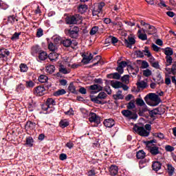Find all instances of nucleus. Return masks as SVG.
I'll return each mask as SVG.
<instances>
[{
	"instance_id": "1",
	"label": "nucleus",
	"mask_w": 176,
	"mask_h": 176,
	"mask_svg": "<svg viewBox=\"0 0 176 176\" xmlns=\"http://www.w3.org/2000/svg\"><path fill=\"white\" fill-rule=\"evenodd\" d=\"M144 144L152 156H157V155L162 154V152L159 150V146H156V144H157V141L156 140L153 139L151 140L146 141Z\"/></svg>"
},
{
	"instance_id": "2",
	"label": "nucleus",
	"mask_w": 176,
	"mask_h": 176,
	"mask_svg": "<svg viewBox=\"0 0 176 176\" xmlns=\"http://www.w3.org/2000/svg\"><path fill=\"white\" fill-rule=\"evenodd\" d=\"M65 34L73 39H76L79 36V28L78 26H71L70 28L65 30Z\"/></svg>"
},
{
	"instance_id": "3",
	"label": "nucleus",
	"mask_w": 176,
	"mask_h": 176,
	"mask_svg": "<svg viewBox=\"0 0 176 176\" xmlns=\"http://www.w3.org/2000/svg\"><path fill=\"white\" fill-rule=\"evenodd\" d=\"M148 100H151V101L155 102L154 104L155 107L159 105V104L162 102V99H160L159 95L153 93L148 94L144 97V101H146V102H148Z\"/></svg>"
},
{
	"instance_id": "4",
	"label": "nucleus",
	"mask_w": 176,
	"mask_h": 176,
	"mask_svg": "<svg viewBox=\"0 0 176 176\" xmlns=\"http://www.w3.org/2000/svg\"><path fill=\"white\" fill-rule=\"evenodd\" d=\"M66 24H78L82 21V16L80 14H74L73 16H67L65 19Z\"/></svg>"
},
{
	"instance_id": "5",
	"label": "nucleus",
	"mask_w": 176,
	"mask_h": 176,
	"mask_svg": "<svg viewBox=\"0 0 176 176\" xmlns=\"http://www.w3.org/2000/svg\"><path fill=\"white\" fill-rule=\"evenodd\" d=\"M122 115L128 119L135 120L138 118L137 113L132 112L130 109H124L121 111Z\"/></svg>"
},
{
	"instance_id": "6",
	"label": "nucleus",
	"mask_w": 176,
	"mask_h": 176,
	"mask_svg": "<svg viewBox=\"0 0 176 176\" xmlns=\"http://www.w3.org/2000/svg\"><path fill=\"white\" fill-rule=\"evenodd\" d=\"M133 130L135 133H138L139 135H141V137H148L150 134L149 131H147L144 126H135L133 127Z\"/></svg>"
},
{
	"instance_id": "7",
	"label": "nucleus",
	"mask_w": 176,
	"mask_h": 176,
	"mask_svg": "<svg viewBox=\"0 0 176 176\" xmlns=\"http://www.w3.org/2000/svg\"><path fill=\"white\" fill-rule=\"evenodd\" d=\"M62 45L65 47H72V49H75L76 46H78V43L75 41H72L69 38H64L61 41Z\"/></svg>"
},
{
	"instance_id": "8",
	"label": "nucleus",
	"mask_w": 176,
	"mask_h": 176,
	"mask_svg": "<svg viewBox=\"0 0 176 176\" xmlns=\"http://www.w3.org/2000/svg\"><path fill=\"white\" fill-rule=\"evenodd\" d=\"M105 7V3L100 2L98 4L96 7L92 10L93 16H98L100 13H102V8Z\"/></svg>"
},
{
	"instance_id": "9",
	"label": "nucleus",
	"mask_w": 176,
	"mask_h": 176,
	"mask_svg": "<svg viewBox=\"0 0 176 176\" xmlns=\"http://www.w3.org/2000/svg\"><path fill=\"white\" fill-rule=\"evenodd\" d=\"M136 105H138V107H143L142 110H140L139 112L140 116H142V113H144V112H146V111H148L146 104H145V102H144V100H142V98L136 99Z\"/></svg>"
},
{
	"instance_id": "10",
	"label": "nucleus",
	"mask_w": 176,
	"mask_h": 176,
	"mask_svg": "<svg viewBox=\"0 0 176 176\" xmlns=\"http://www.w3.org/2000/svg\"><path fill=\"white\" fill-rule=\"evenodd\" d=\"M89 120L91 123H96L97 126L101 123V118L96 113H90Z\"/></svg>"
},
{
	"instance_id": "11",
	"label": "nucleus",
	"mask_w": 176,
	"mask_h": 176,
	"mask_svg": "<svg viewBox=\"0 0 176 176\" xmlns=\"http://www.w3.org/2000/svg\"><path fill=\"white\" fill-rule=\"evenodd\" d=\"M107 95L105 92H100L98 96L92 98V101H94L96 104H102V101L101 100H105Z\"/></svg>"
},
{
	"instance_id": "12",
	"label": "nucleus",
	"mask_w": 176,
	"mask_h": 176,
	"mask_svg": "<svg viewBox=\"0 0 176 176\" xmlns=\"http://www.w3.org/2000/svg\"><path fill=\"white\" fill-rule=\"evenodd\" d=\"M124 43L126 47L131 49V47H133V45H135V38L133 36H129L127 39H124Z\"/></svg>"
},
{
	"instance_id": "13",
	"label": "nucleus",
	"mask_w": 176,
	"mask_h": 176,
	"mask_svg": "<svg viewBox=\"0 0 176 176\" xmlns=\"http://www.w3.org/2000/svg\"><path fill=\"white\" fill-rule=\"evenodd\" d=\"M127 67V63L124 60L121 61L120 63H118V67L116 68V71L118 74L121 75L124 72V68Z\"/></svg>"
},
{
	"instance_id": "14",
	"label": "nucleus",
	"mask_w": 176,
	"mask_h": 176,
	"mask_svg": "<svg viewBox=\"0 0 176 176\" xmlns=\"http://www.w3.org/2000/svg\"><path fill=\"white\" fill-rule=\"evenodd\" d=\"M45 91L46 89H45V87L41 85L34 88V94L35 96H38V97L45 95Z\"/></svg>"
},
{
	"instance_id": "15",
	"label": "nucleus",
	"mask_w": 176,
	"mask_h": 176,
	"mask_svg": "<svg viewBox=\"0 0 176 176\" xmlns=\"http://www.w3.org/2000/svg\"><path fill=\"white\" fill-rule=\"evenodd\" d=\"M175 68H176V62H175L172 65L171 68L166 67L165 71H166L167 72V74H166V76H170V75H176Z\"/></svg>"
},
{
	"instance_id": "16",
	"label": "nucleus",
	"mask_w": 176,
	"mask_h": 176,
	"mask_svg": "<svg viewBox=\"0 0 176 176\" xmlns=\"http://www.w3.org/2000/svg\"><path fill=\"white\" fill-rule=\"evenodd\" d=\"M142 32H145V29H139V30L138 31V38L140 39V41H148V36L146 35V34H143Z\"/></svg>"
},
{
	"instance_id": "17",
	"label": "nucleus",
	"mask_w": 176,
	"mask_h": 176,
	"mask_svg": "<svg viewBox=\"0 0 176 176\" xmlns=\"http://www.w3.org/2000/svg\"><path fill=\"white\" fill-rule=\"evenodd\" d=\"M82 63L83 64H89V63H90V61L93 60L94 55L93 54H89V55H86L83 54L82 55Z\"/></svg>"
},
{
	"instance_id": "18",
	"label": "nucleus",
	"mask_w": 176,
	"mask_h": 176,
	"mask_svg": "<svg viewBox=\"0 0 176 176\" xmlns=\"http://www.w3.org/2000/svg\"><path fill=\"white\" fill-rule=\"evenodd\" d=\"M88 88L89 90H96L95 91H91V94H96V93H98L99 91H101V90H102V87L97 84L92 85Z\"/></svg>"
},
{
	"instance_id": "19",
	"label": "nucleus",
	"mask_w": 176,
	"mask_h": 176,
	"mask_svg": "<svg viewBox=\"0 0 176 176\" xmlns=\"http://www.w3.org/2000/svg\"><path fill=\"white\" fill-rule=\"evenodd\" d=\"M103 124H104L105 127L111 129V127H113V126H115V120L112 118L106 119L104 120Z\"/></svg>"
},
{
	"instance_id": "20",
	"label": "nucleus",
	"mask_w": 176,
	"mask_h": 176,
	"mask_svg": "<svg viewBox=\"0 0 176 176\" xmlns=\"http://www.w3.org/2000/svg\"><path fill=\"white\" fill-rule=\"evenodd\" d=\"M42 51V48L40 46H33L31 50L32 56H36V54H39Z\"/></svg>"
},
{
	"instance_id": "21",
	"label": "nucleus",
	"mask_w": 176,
	"mask_h": 176,
	"mask_svg": "<svg viewBox=\"0 0 176 176\" xmlns=\"http://www.w3.org/2000/svg\"><path fill=\"white\" fill-rule=\"evenodd\" d=\"M110 175L115 176L118 175V173H119V168L116 165H111L109 168Z\"/></svg>"
},
{
	"instance_id": "22",
	"label": "nucleus",
	"mask_w": 176,
	"mask_h": 176,
	"mask_svg": "<svg viewBox=\"0 0 176 176\" xmlns=\"http://www.w3.org/2000/svg\"><path fill=\"white\" fill-rule=\"evenodd\" d=\"M162 50L166 56H171L173 54H174V50L170 47L162 48Z\"/></svg>"
},
{
	"instance_id": "23",
	"label": "nucleus",
	"mask_w": 176,
	"mask_h": 176,
	"mask_svg": "<svg viewBox=\"0 0 176 176\" xmlns=\"http://www.w3.org/2000/svg\"><path fill=\"white\" fill-rule=\"evenodd\" d=\"M45 104H47V106L51 109L50 111H54V105H56V101L52 98H48L45 102Z\"/></svg>"
},
{
	"instance_id": "24",
	"label": "nucleus",
	"mask_w": 176,
	"mask_h": 176,
	"mask_svg": "<svg viewBox=\"0 0 176 176\" xmlns=\"http://www.w3.org/2000/svg\"><path fill=\"white\" fill-rule=\"evenodd\" d=\"M10 52L8 49H0V58H5V57L9 56Z\"/></svg>"
},
{
	"instance_id": "25",
	"label": "nucleus",
	"mask_w": 176,
	"mask_h": 176,
	"mask_svg": "<svg viewBox=\"0 0 176 176\" xmlns=\"http://www.w3.org/2000/svg\"><path fill=\"white\" fill-rule=\"evenodd\" d=\"M152 168L153 171H159L162 168V164L159 161H155L153 162Z\"/></svg>"
},
{
	"instance_id": "26",
	"label": "nucleus",
	"mask_w": 176,
	"mask_h": 176,
	"mask_svg": "<svg viewBox=\"0 0 176 176\" xmlns=\"http://www.w3.org/2000/svg\"><path fill=\"white\" fill-rule=\"evenodd\" d=\"M47 58V53L45 51L41 50L38 54V60L40 63L42 61H45Z\"/></svg>"
},
{
	"instance_id": "27",
	"label": "nucleus",
	"mask_w": 176,
	"mask_h": 176,
	"mask_svg": "<svg viewBox=\"0 0 176 176\" xmlns=\"http://www.w3.org/2000/svg\"><path fill=\"white\" fill-rule=\"evenodd\" d=\"M34 138H32V137L29 136L27 137L25 139V145H26L27 146H29L30 148H32V146H34Z\"/></svg>"
},
{
	"instance_id": "28",
	"label": "nucleus",
	"mask_w": 176,
	"mask_h": 176,
	"mask_svg": "<svg viewBox=\"0 0 176 176\" xmlns=\"http://www.w3.org/2000/svg\"><path fill=\"white\" fill-rule=\"evenodd\" d=\"M167 170H168V174L169 176H173L174 175V173H175V168L173 166V164H168L166 165Z\"/></svg>"
},
{
	"instance_id": "29",
	"label": "nucleus",
	"mask_w": 176,
	"mask_h": 176,
	"mask_svg": "<svg viewBox=\"0 0 176 176\" xmlns=\"http://www.w3.org/2000/svg\"><path fill=\"white\" fill-rule=\"evenodd\" d=\"M146 156L145 151L144 150H140L136 153V157L137 159L141 160L144 159Z\"/></svg>"
},
{
	"instance_id": "30",
	"label": "nucleus",
	"mask_w": 176,
	"mask_h": 176,
	"mask_svg": "<svg viewBox=\"0 0 176 176\" xmlns=\"http://www.w3.org/2000/svg\"><path fill=\"white\" fill-rule=\"evenodd\" d=\"M8 21L10 23V24H16L19 20L14 15H10L8 18Z\"/></svg>"
},
{
	"instance_id": "31",
	"label": "nucleus",
	"mask_w": 176,
	"mask_h": 176,
	"mask_svg": "<svg viewBox=\"0 0 176 176\" xmlns=\"http://www.w3.org/2000/svg\"><path fill=\"white\" fill-rule=\"evenodd\" d=\"M59 72L63 74V75H67V74H69V72H71V70L67 69V68H65L64 65H60L59 66Z\"/></svg>"
},
{
	"instance_id": "32",
	"label": "nucleus",
	"mask_w": 176,
	"mask_h": 176,
	"mask_svg": "<svg viewBox=\"0 0 176 176\" xmlns=\"http://www.w3.org/2000/svg\"><path fill=\"white\" fill-rule=\"evenodd\" d=\"M111 83L112 87H113L114 89L122 88V82H121L112 80Z\"/></svg>"
},
{
	"instance_id": "33",
	"label": "nucleus",
	"mask_w": 176,
	"mask_h": 176,
	"mask_svg": "<svg viewBox=\"0 0 176 176\" xmlns=\"http://www.w3.org/2000/svg\"><path fill=\"white\" fill-rule=\"evenodd\" d=\"M36 126V124L35 122H31V121H28L26 124H25V128L26 129H30V130H34Z\"/></svg>"
},
{
	"instance_id": "34",
	"label": "nucleus",
	"mask_w": 176,
	"mask_h": 176,
	"mask_svg": "<svg viewBox=\"0 0 176 176\" xmlns=\"http://www.w3.org/2000/svg\"><path fill=\"white\" fill-rule=\"evenodd\" d=\"M148 30L146 31L148 35H153V34H156V28L153 25H151L148 24Z\"/></svg>"
},
{
	"instance_id": "35",
	"label": "nucleus",
	"mask_w": 176,
	"mask_h": 176,
	"mask_svg": "<svg viewBox=\"0 0 176 176\" xmlns=\"http://www.w3.org/2000/svg\"><path fill=\"white\" fill-rule=\"evenodd\" d=\"M136 85L139 89H146V87H148V83L144 80L138 82Z\"/></svg>"
},
{
	"instance_id": "36",
	"label": "nucleus",
	"mask_w": 176,
	"mask_h": 176,
	"mask_svg": "<svg viewBox=\"0 0 176 176\" xmlns=\"http://www.w3.org/2000/svg\"><path fill=\"white\" fill-rule=\"evenodd\" d=\"M59 124L62 129H65V127H68L69 126V122L68 120H61L59 122Z\"/></svg>"
},
{
	"instance_id": "37",
	"label": "nucleus",
	"mask_w": 176,
	"mask_h": 176,
	"mask_svg": "<svg viewBox=\"0 0 176 176\" xmlns=\"http://www.w3.org/2000/svg\"><path fill=\"white\" fill-rule=\"evenodd\" d=\"M78 12L81 14H83V13H85V12L87 10V6L86 5H80L78 8Z\"/></svg>"
},
{
	"instance_id": "38",
	"label": "nucleus",
	"mask_w": 176,
	"mask_h": 176,
	"mask_svg": "<svg viewBox=\"0 0 176 176\" xmlns=\"http://www.w3.org/2000/svg\"><path fill=\"white\" fill-rule=\"evenodd\" d=\"M66 93H67V91H65V89H58V91H55L54 93V96L55 97H58L60 96H64V94H65Z\"/></svg>"
},
{
	"instance_id": "39",
	"label": "nucleus",
	"mask_w": 176,
	"mask_h": 176,
	"mask_svg": "<svg viewBox=\"0 0 176 176\" xmlns=\"http://www.w3.org/2000/svg\"><path fill=\"white\" fill-rule=\"evenodd\" d=\"M68 90L72 94H76V87L74 85V82H71L68 87Z\"/></svg>"
},
{
	"instance_id": "40",
	"label": "nucleus",
	"mask_w": 176,
	"mask_h": 176,
	"mask_svg": "<svg viewBox=\"0 0 176 176\" xmlns=\"http://www.w3.org/2000/svg\"><path fill=\"white\" fill-rule=\"evenodd\" d=\"M127 109H134L135 108V100H131L128 104H126Z\"/></svg>"
},
{
	"instance_id": "41",
	"label": "nucleus",
	"mask_w": 176,
	"mask_h": 176,
	"mask_svg": "<svg viewBox=\"0 0 176 176\" xmlns=\"http://www.w3.org/2000/svg\"><path fill=\"white\" fill-rule=\"evenodd\" d=\"M56 71V67L53 65H49L46 67V72H48V74H53Z\"/></svg>"
},
{
	"instance_id": "42",
	"label": "nucleus",
	"mask_w": 176,
	"mask_h": 176,
	"mask_svg": "<svg viewBox=\"0 0 176 176\" xmlns=\"http://www.w3.org/2000/svg\"><path fill=\"white\" fill-rule=\"evenodd\" d=\"M48 79L49 78H47V76L41 74L38 77V82H40L41 83H46V82H47Z\"/></svg>"
},
{
	"instance_id": "43",
	"label": "nucleus",
	"mask_w": 176,
	"mask_h": 176,
	"mask_svg": "<svg viewBox=\"0 0 176 176\" xmlns=\"http://www.w3.org/2000/svg\"><path fill=\"white\" fill-rule=\"evenodd\" d=\"M143 53H144V56H146V57H148V58L149 57H152V54L151 53V51H149V47H144Z\"/></svg>"
},
{
	"instance_id": "44",
	"label": "nucleus",
	"mask_w": 176,
	"mask_h": 176,
	"mask_svg": "<svg viewBox=\"0 0 176 176\" xmlns=\"http://www.w3.org/2000/svg\"><path fill=\"white\" fill-rule=\"evenodd\" d=\"M48 49L50 52H56L57 50V45L50 42L48 43Z\"/></svg>"
},
{
	"instance_id": "45",
	"label": "nucleus",
	"mask_w": 176,
	"mask_h": 176,
	"mask_svg": "<svg viewBox=\"0 0 176 176\" xmlns=\"http://www.w3.org/2000/svg\"><path fill=\"white\" fill-rule=\"evenodd\" d=\"M155 80H157V85H162V83H164V80H163V77H162L161 74H157Z\"/></svg>"
},
{
	"instance_id": "46",
	"label": "nucleus",
	"mask_w": 176,
	"mask_h": 176,
	"mask_svg": "<svg viewBox=\"0 0 176 176\" xmlns=\"http://www.w3.org/2000/svg\"><path fill=\"white\" fill-rule=\"evenodd\" d=\"M128 68H129V69H131L133 75H137L140 71V69L138 67H133L131 65H129Z\"/></svg>"
},
{
	"instance_id": "47",
	"label": "nucleus",
	"mask_w": 176,
	"mask_h": 176,
	"mask_svg": "<svg viewBox=\"0 0 176 176\" xmlns=\"http://www.w3.org/2000/svg\"><path fill=\"white\" fill-rule=\"evenodd\" d=\"M19 68L21 72H27V71H28V66L24 63H21L19 65Z\"/></svg>"
},
{
	"instance_id": "48",
	"label": "nucleus",
	"mask_w": 176,
	"mask_h": 176,
	"mask_svg": "<svg viewBox=\"0 0 176 176\" xmlns=\"http://www.w3.org/2000/svg\"><path fill=\"white\" fill-rule=\"evenodd\" d=\"M50 61H56L58 57V54H56L55 52H53L50 54Z\"/></svg>"
},
{
	"instance_id": "49",
	"label": "nucleus",
	"mask_w": 176,
	"mask_h": 176,
	"mask_svg": "<svg viewBox=\"0 0 176 176\" xmlns=\"http://www.w3.org/2000/svg\"><path fill=\"white\" fill-rule=\"evenodd\" d=\"M98 30H99L98 26H94L89 32L90 35H96V34L98 32Z\"/></svg>"
},
{
	"instance_id": "50",
	"label": "nucleus",
	"mask_w": 176,
	"mask_h": 176,
	"mask_svg": "<svg viewBox=\"0 0 176 176\" xmlns=\"http://www.w3.org/2000/svg\"><path fill=\"white\" fill-rule=\"evenodd\" d=\"M165 58L166 60V67H169V65H171L173 64V57L166 56Z\"/></svg>"
},
{
	"instance_id": "51",
	"label": "nucleus",
	"mask_w": 176,
	"mask_h": 176,
	"mask_svg": "<svg viewBox=\"0 0 176 176\" xmlns=\"http://www.w3.org/2000/svg\"><path fill=\"white\" fill-rule=\"evenodd\" d=\"M21 35V32H15L11 37V41H16V39H19L20 38Z\"/></svg>"
},
{
	"instance_id": "52",
	"label": "nucleus",
	"mask_w": 176,
	"mask_h": 176,
	"mask_svg": "<svg viewBox=\"0 0 176 176\" xmlns=\"http://www.w3.org/2000/svg\"><path fill=\"white\" fill-rule=\"evenodd\" d=\"M42 109L43 111H46L47 113H50V112H53V111H50V109H52L50 108L46 103L42 105Z\"/></svg>"
},
{
	"instance_id": "53",
	"label": "nucleus",
	"mask_w": 176,
	"mask_h": 176,
	"mask_svg": "<svg viewBox=\"0 0 176 176\" xmlns=\"http://www.w3.org/2000/svg\"><path fill=\"white\" fill-rule=\"evenodd\" d=\"M153 137L160 138V140H164V134L162 133H153Z\"/></svg>"
},
{
	"instance_id": "54",
	"label": "nucleus",
	"mask_w": 176,
	"mask_h": 176,
	"mask_svg": "<svg viewBox=\"0 0 176 176\" xmlns=\"http://www.w3.org/2000/svg\"><path fill=\"white\" fill-rule=\"evenodd\" d=\"M41 36H43V30L42 28H38L36 32V37L41 38Z\"/></svg>"
},
{
	"instance_id": "55",
	"label": "nucleus",
	"mask_w": 176,
	"mask_h": 176,
	"mask_svg": "<svg viewBox=\"0 0 176 176\" xmlns=\"http://www.w3.org/2000/svg\"><path fill=\"white\" fill-rule=\"evenodd\" d=\"M129 78H130V76L124 75L121 78V80L122 82H123V83H127L129 82Z\"/></svg>"
},
{
	"instance_id": "56",
	"label": "nucleus",
	"mask_w": 176,
	"mask_h": 176,
	"mask_svg": "<svg viewBox=\"0 0 176 176\" xmlns=\"http://www.w3.org/2000/svg\"><path fill=\"white\" fill-rule=\"evenodd\" d=\"M175 149V148H174V146H172L170 145L165 146V151L166 152H174Z\"/></svg>"
},
{
	"instance_id": "57",
	"label": "nucleus",
	"mask_w": 176,
	"mask_h": 176,
	"mask_svg": "<svg viewBox=\"0 0 176 176\" xmlns=\"http://www.w3.org/2000/svg\"><path fill=\"white\" fill-rule=\"evenodd\" d=\"M135 54L138 57H139V58H144V50H137L135 52Z\"/></svg>"
},
{
	"instance_id": "58",
	"label": "nucleus",
	"mask_w": 176,
	"mask_h": 176,
	"mask_svg": "<svg viewBox=\"0 0 176 176\" xmlns=\"http://www.w3.org/2000/svg\"><path fill=\"white\" fill-rule=\"evenodd\" d=\"M25 89V87L23 84H19L16 87V91L19 92L24 91Z\"/></svg>"
},
{
	"instance_id": "59",
	"label": "nucleus",
	"mask_w": 176,
	"mask_h": 176,
	"mask_svg": "<svg viewBox=\"0 0 176 176\" xmlns=\"http://www.w3.org/2000/svg\"><path fill=\"white\" fill-rule=\"evenodd\" d=\"M143 75L144 76H151L152 75V71H151L149 69H146V70L143 71Z\"/></svg>"
},
{
	"instance_id": "60",
	"label": "nucleus",
	"mask_w": 176,
	"mask_h": 176,
	"mask_svg": "<svg viewBox=\"0 0 176 176\" xmlns=\"http://www.w3.org/2000/svg\"><path fill=\"white\" fill-rule=\"evenodd\" d=\"M154 115H162V113H160V111H159V109H155L151 111V117H155Z\"/></svg>"
},
{
	"instance_id": "61",
	"label": "nucleus",
	"mask_w": 176,
	"mask_h": 176,
	"mask_svg": "<svg viewBox=\"0 0 176 176\" xmlns=\"http://www.w3.org/2000/svg\"><path fill=\"white\" fill-rule=\"evenodd\" d=\"M121 74L118 72L113 73V79H116L117 80H119L121 78Z\"/></svg>"
},
{
	"instance_id": "62",
	"label": "nucleus",
	"mask_w": 176,
	"mask_h": 176,
	"mask_svg": "<svg viewBox=\"0 0 176 176\" xmlns=\"http://www.w3.org/2000/svg\"><path fill=\"white\" fill-rule=\"evenodd\" d=\"M148 67H149V63H148L146 62V60H143L142 62L141 68H142V69H145L146 68H148Z\"/></svg>"
},
{
	"instance_id": "63",
	"label": "nucleus",
	"mask_w": 176,
	"mask_h": 176,
	"mask_svg": "<svg viewBox=\"0 0 176 176\" xmlns=\"http://www.w3.org/2000/svg\"><path fill=\"white\" fill-rule=\"evenodd\" d=\"M34 86H35V83L32 80L26 81V87H34Z\"/></svg>"
},
{
	"instance_id": "64",
	"label": "nucleus",
	"mask_w": 176,
	"mask_h": 176,
	"mask_svg": "<svg viewBox=\"0 0 176 176\" xmlns=\"http://www.w3.org/2000/svg\"><path fill=\"white\" fill-rule=\"evenodd\" d=\"M87 175L88 176H94V175H96V170H94V169L89 170L87 172Z\"/></svg>"
}]
</instances>
